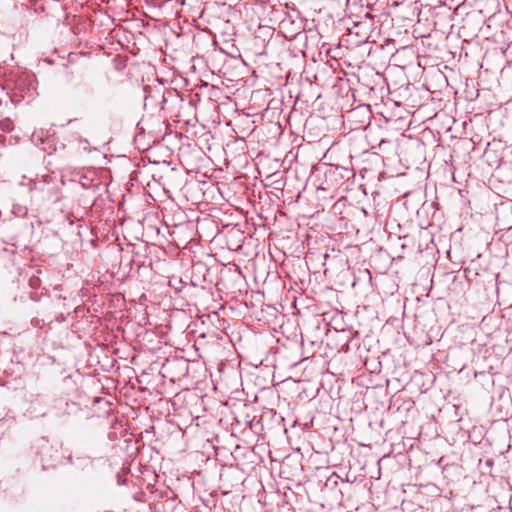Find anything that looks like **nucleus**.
Here are the masks:
<instances>
[{"label": "nucleus", "instance_id": "f257e3e1", "mask_svg": "<svg viewBox=\"0 0 512 512\" xmlns=\"http://www.w3.org/2000/svg\"><path fill=\"white\" fill-rule=\"evenodd\" d=\"M33 90L34 87L27 77H19L11 88L10 99L13 103H18L22 100L29 101L33 98Z\"/></svg>", "mask_w": 512, "mask_h": 512}, {"label": "nucleus", "instance_id": "f03ea898", "mask_svg": "<svg viewBox=\"0 0 512 512\" xmlns=\"http://www.w3.org/2000/svg\"><path fill=\"white\" fill-rule=\"evenodd\" d=\"M0 129L4 132H10L13 130V122L9 118L2 119L0 121Z\"/></svg>", "mask_w": 512, "mask_h": 512}, {"label": "nucleus", "instance_id": "7ed1b4c3", "mask_svg": "<svg viewBox=\"0 0 512 512\" xmlns=\"http://www.w3.org/2000/svg\"><path fill=\"white\" fill-rule=\"evenodd\" d=\"M79 142H80V144H83V148H84V149H86V148H87L86 146L88 145V141H87L86 139H82V138H81V139L79 140Z\"/></svg>", "mask_w": 512, "mask_h": 512}]
</instances>
